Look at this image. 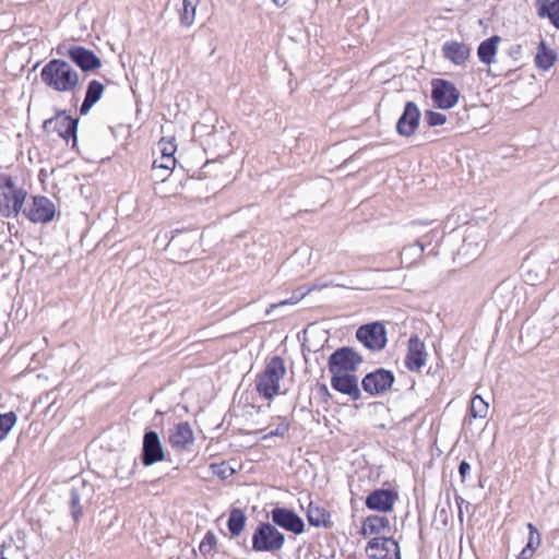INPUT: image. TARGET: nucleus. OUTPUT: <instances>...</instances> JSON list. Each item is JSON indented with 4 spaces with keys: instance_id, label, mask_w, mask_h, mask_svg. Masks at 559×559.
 <instances>
[{
    "instance_id": "nucleus-14",
    "label": "nucleus",
    "mask_w": 559,
    "mask_h": 559,
    "mask_svg": "<svg viewBox=\"0 0 559 559\" xmlns=\"http://www.w3.org/2000/svg\"><path fill=\"white\" fill-rule=\"evenodd\" d=\"M460 91L445 79L431 81V99L433 105H456L460 99Z\"/></svg>"
},
{
    "instance_id": "nucleus-52",
    "label": "nucleus",
    "mask_w": 559,
    "mask_h": 559,
    "mask_svg": "<svg viewBox=\"0 0 559 559\" xmlns=\"http://www.w3.org/2000/svg\"><path fill=\"white\" fill-rule=\"evenodd\" d=\"M211 539H212V548H213L216 545V538L213 534L211 536Z\"/></svg>"
},
{
    "instance_id": "nucleus-41",
    "label": "nucleus",
    "mask_w": 559,
    "mask_h": 559,
    "mask_svg": "<svg viewBox=\"0 0 559 559\" xmlns=\"http://www.w3.org/2000/svg\"><path fill=\"white\" fill-rule=\"evenodd\" d=\"M17 188L15 180L8 174H0V190H12Z\"/></svg>"
},
{
    "instance_id": "nucleus-16",
    "label": "nucleus",
    "mask_w": 559,
    "mask_h": 559,
    "mask_svg": "<svg viewBox=\"0 0 559 559\" xmlns=\"http://www.w3.org/2000/svg\"><path fill=\"white\" fill-rule=\"evenodd\" d=\"M397 491L393 489L378 488L366 497V507L371 511L388 513L393 510L397 500Z\"/></svg>"
},
{
    "instance_id": "nucleus-4",
    "label": "nucleus",
    "mask_w": 559,
    "mask_h": 559,
    "mask_svg": "<svg viewBox=\"0 0 559 559\" xmlns=\"http://www.w3.org/2000/svg\"><path fill=\"white\" fill-rule=\"evenodd\" d=\"M252 550L276 554L285 544V535L270 522H260L252 533Z\"/></svg>"
},
{
    "instance_id": "nucleus-10",
    "label": "nucleus",
    "mask_w": 559,
    "mask_h": 559,
    "mask_svg": "<svg viewBox=\"0 0 559 559\" xmlns=\"http://www.w3.org/2000/svg\"><path fill=\"white\" fill-rule=\"evenodd\" d=\"M365 551L369 559H402L399 542L393 537H372L368 540Z\"/></svg>"
},
{
    "instance_id": "nucleus-34",
    "label": "nucleus",
    "mask_w": 559,
    "mask_h": 559,
    "mask_svg": "<svg viewBox=\"0 0 559 559\" xmlns=\"http://www.w3.org/2000/svg\"><path fill=\"white\" fill-rule=\"evenodd\" d=\"M235 473L236 469L227 462H212V474L216 475L222 480L229 478Z\"/></svg>"
},
{
    "instance_id": "nucleus-46",
    "label": "nucleus",
    "mask_w": 559,
    "mask_h": 559,
    "mask_svg": "<svg viewBox=\"0 0 559 559\" xmlns=\"http://www.w3.org/2000/svg\"><path fill=\"white\" fill-rule=\"evenodd\" d=\"M455 501H456L459 508H461V504L465 502V500L461 496H457V495L455 496ZM459 519H460V521L463 520L462 509L459 510Z\"/></svg>"
},
{
    "instance_id": "nucleus-28",
    "label": "nucleus",
    "mask_w": 559,
    "mask_h": 559,
    "mask_svg": "<svg viewBox=\"0 0 559 559\" xmlns=\"http://www.w3.org/2000/svg\"><path fill=\"white\" fill-rule=\"evenodd\" d=\"M175 166H176L175 157H170V156H166V155L162 154L159 158H157L153 162L151 176L155 181L164 182L166 180V177L159 175V170H163L164 173H168V171H171L175 168Z\"/></svg>"
},
{
    "instance_id": "nucleus-24",
    "label": "nucleus",
    "mask_w": 559,
    "mask_h": 559,
    "mask_svg": "<svg viewBox=\"0 0 559 559\" xmlns=\"http://www.w3.org/2000/svg\"><path fill=\"white\" fill-rule=\"evenodd\" d=\"M307 520L311 526L316 527H331V514L330 512L323 508L316 506L313 502H310L307 509Z\"/></svg>"
},
{
    "instance_id": "nucleus-32",
    "label": "nucleus",
    "mask_w": 559,
    "mask_h": 559,
    "mask_svg": "<svg viewBox=\"0 0 559 559\" xmlns=\"http://www.w3.org/2000/svg\"><path fill=\"white\" fill-rule=\"evenodd\" d=\"M488 407V403L480 395H475L471 401L469 416L472 418H485Z\"/></svg>"
},
{
    "instance_id": "nucleus-2",
    "label": "nucleus",
    "mask_w": 559,
    "mask_h": 559,
    "mask_svg": "<svg viewBox=\"0 0 559 559\" xmlns=\"http://www.w3.org/2000/svg\"><path fill=\"white\" fill-rule=\"evenodd\" d=\"M91 108L80 107V115L73 114L72 109L59 110L53 117L44 121V131L47 133L56 132L67 144L71 143L72 147H75L80 116L86 115Z\"/></svg>"
},
{
    "instance_id": "nucleus-40",
    "label": "nucleus",
    "mask_w": 559,
    "mask_h": 559,
    "mask_svg": "<svg viewBox=\"0 0 559 559\" xmlns=\"http://www.w3.org/2000/svg\"><path fill=\"white\" fill-rule=\"evenodd\" d=\"M527 527L530 530V537H528V542L526 545H531L532 550L535 551V549L537 548V546L540 543V535H539L537 528L532 523H528Z\"/></svg>"
},
{
    "instance_id": "nucleus-19",
    "label": "nucleus",
    "mask_w": 559,
    "mask_h": 559,
    "mask_svg": "<svg viewBox=\"0 0 559 559\" xmlns=\"http://www.w3.org/2000/svg\"><path fill=\"white\" fill-rule=\"evenodd\" d=\"M421 114L418 107H404L396 122V132L403 138L414 135L419 128Z\"/></svg>"
},
{
    "instance_id": "nucleus-18",
    "label": "nucleus",
    "mask_w": 559,
    "mask_h": 559,
    "mask_svg": "<svg viewBox=\"0 0 559 559\" xmlns=\"http://www.w3.org/2000/svg\"><path fill=\"white\" fill-rule=\"evenodd\" d=\"M193 441V431L187 421L179 423L168 429V442L178 451L190 450Z\"/></svg>"
},
{
    "instance_id": "nucleus-43",
    "label": "nucleus",
    "mask_w": 559,
    "mask_h": 559,
    "mask_svg": "<svg viewBox=\"0 0 559 559\" xmlns=\"http://www.w3.org/2000/svg\"><path fill=\"white\" fill-rule=\"evenodd\" d=\"M200 551L205 557L210 552V531L204 534V537L200 544Z\"/></svg>"
},
{
    "instance_id": "nucleus-30",
    "label": "nucleus",
    "mask_w": 559,
    "mask_h": 559,
    "mask_svg": "<svg viewBox=\"0 0 559 559\" xmlns=\"http://www.w3.org/2000/svg\"><path fill=\"white\" fill-rule=\"evenodd\" d=\"M0 559H27L25 550L12 539L0 545Z\"/></svg>"
},
{
    "instance_id": "nucleus-38",
    "label": "nucleus",
    "mask_w": 559,
    "mask_h": 559,
    "mask_svg": "<svg viewBox=\"0 0 559 559\" xmlns=\"http://www.w3.org/2000/svg\"><path fill=\"white\" fill-rule=\"evenodd\" d=\"M314 391H316L318 399L323 404H329L330 401L332 400V394L325 383L317 382V384L314 386Z\"/></svg>"
},
{
    "instance_id": "nucleus-13",
    "label": "nucleus",
    "mask_w": 559,
    "mask_h": 559,
    "mask_svg": "<svg viewBox=\"0 0 559 559\" xmlns=\"http://www.w3.org/2000/svg\"><path fill=\"white\" fill-rule=\"evenodd\" d=\"M165 457L160 438L156 431L147 430L143 436L141 461L144 466H151Z\"/></svg>"
},
{
    "instance_id": "nucleus-7",
    "label": "nucleus",
    "mask_w": 559,
    "mask_h": 559,
    "mask_svg": "<svg viewBox=\"0 0 559 559\" xmlns=\"http://www.w3.org/2000/svg\"><path fill=\"white\" fill-rule=\"evenodd\" d=\"M356 338L369 350L380 352L388 343L386 329L380 321L360 325L356 331Z\"/></svg>"
},
{
    "instance_id": "nucleus-36",
    "label": "nucleus",
    "mask_w": 559,
    "mask_h": 559,
    "mask_svg": "<svg viewBox=\"0 0 559 559\" xmlns=\"http://www.w3.org/2000/svg\"><path fill=\"white\" fill-rule=\"evenodd\" d=\"M157 145H158V150L160 151V154L170 156V157H175V153L177 151V145L175 143L174 136H169V138L163 136L158 141Z\"/></svg>"
},
{
    "instance_id": "nucleus-54",
    "label": "nucleus",
    "mask_w": 559,
    "mask_h": 559,
    "mask_svg": "<svg viewBox=\"0 0 559 559\" xmlns=\"http://www.w3.org/2000/svg\"><path fill=\"white\" fill-rule=\"evenodd\" d=\"M210 163V160L207 159L206 162H204V167Z\"/></svg>"
},
{
    "instance_id": "nucleus-5",
    "label": "nucleus",
    "mask_w": 559,
    "mask_h": 559,
    "mask_svg": "<svg viewBox=\"0 0 559 559\" xmlns=\"http://www.w3.org/2000/svg\"><path fill=\"white\" fill-rule=\"evenodd\" d=\"M57 52L68 57L84 73H94L103 64L93 50L80 45H59Z\"/></svg>"
},
{
    "instance_id": "nucleus-9",
    "label": "nucleus",
    "mask_w": 559,
    "mask_h": 559,
    "mask_svg": "<svg viewBox=\"0 0 559 559\" xmlns=\"http://www.w3.org/2000/svg\"><path fill=\"white\" fill-rule=\"evenodd\" d=\"M93 493V485L85 480H80L78 484L72 485L69 491L68 506L75 523L83 516V510L85 506L91 503Z\"/></svg>"
},
{
    "instance_id": "nucleus-50",
    "label": "nucleus",
    "mask_w": 559,
    "mask_h": 559,
    "mask_svg": "<svg viewBox=\"0 0 559 559\" xmlns=\"http://www.w3.org/2000/svg\"><path fill=\"white\" fill-rule=\"evenodd\" d=\"M440 515L447 518V510L444 508L440 509Z\"/></svg>"
},
{
    "instance_id": "nucleus-27",
    "label": "nucleus",
    "mask_w": 559,
    "mask_h": 559,
    "mask_svg": "<svg viewBox=\"0 0 559 559\" xmlns=\"http://www.w3.org/2000/svg\"><path fill=\"white\" fill-rule=\"evenodd\" d=\"M247 522V515L243 510L239 508H233L229 512V516L227 520V527L231 536H239Z\"/></svg>"
},
{
    "instance_id": "nucleus-55",
    "label": "nucleus",
    "mask_w": 559,
    "mask_h": 559,
    "mask_svg": "<svg viewBox=\"0 0 559 559\" xmlns=\"http://www.w3.org/2000/svg\"><path fill=\"white\" fill-rule=\"evenodd\" d=\"M441 109H449L450 107H445V106H442L440 107Z\"/></svg>"
},
{
    "instance_id": "nucleus-15",
    "label": "nucleus",
    "mask_w": 559,
    "mask_h": 559,
    "mask_svg": "<svg viewBox=\"0 0 559 559\" xmlns=\"http://www.w3.org/2000/svg\"><path fill=\"white\" fill-rule=\"evenodd\" d=\"M331 386L334 391L347 395L354 402L359 401L362 396L358 377L355 373L346 372L332 374Z\"/></svg>"
},
{
    "instance_id": "nucleus-21",
    "label": "nucleus",
    "mask_w": 559,
    "mask_h": 559,
    "mask_svg": "<svg viewBox=\"0 0 559 559\" xmlns=\"http://www.w3.org/2000/svg\"><path fill=\"white\" fill-rule=\"evenodd\" d=\"M443 57L456 66L464 64L471 55V48L455 40L447 41L442 46Z\"/></svg>"
},
{
    "instance_id": "nucleus-39",
    "label": "nucleus",
    "mask_w": 559,
    "mask_h": 559,
    "mask_svg": "<svg viewBox=\"0 0 559 559\" xmlns=\"http://www.w3.org/2000/svg\"><path fill=\"white\" fill-rule=\"evenodd\" d=\"M259 409L251 404H246L242 407H239L238 411L235 413V418L237 421H242V419L247 417H252L254 414H258Z\"/></svg>"
},
{
    "instance_id": "nucleus-35",
    "label": "nucleus",
    "mask_w": 559,
    "mask_h": 559,
    "mask_svg": "<svg viewBox=\"0 0 559 559\" xmlns=\"http://www.w3.org/2000/svg\"><path fill=\"white\" fill-rule=\"evenodd\" d=\"M278 419H280V424L276 426V428L273 430H270L269 432L263 435L261 437V440H267L273 437H281V438L285 437V435L288 432V430L290 428V423L287 420L286 417L280 416Z\"/></svg>"
},
{
    "instance_id": "nucleus-6",
    "label": "nucleus",
    "mask_w": 559,
    "mask_h": 559,
    "mask_svg": "<svg viewBox=\"0 0 559 559\" xmlns=\"http://www.w3.org/2000/svg\"><path fill=\"white\" fill-rule=\"evenodd\" d=\"M364 362L362 356L353 347L343 346L335 349L328 359V368L331 374L355 373Z\"/></svg>"
},
{
    "instance_id": "nucleus-53",
    "label": "nucleus",
    "mask_w": 559,
    "mask_h": 559,
    "mask_svg": "<svg viewBox=\"0 0 559 559\" xmlns=\"http://www.w3.org/2000/svg\"><path fill=\"white\" fill-rule=\"evenodd\" d=\"M404 105L411 106V105H416V104L414 102H412V100H407V102H405Z\"/></svg>"
},
{
    "instance_id": "nucleus-1",
    "label": "nucleus",
    "mask_w": 559,
    "mask_h": 559,
    "mask_svg": "<svg viewBox=\"0 0 559 559\" xmlns=\"http://www.w3.org/2000/svg\"><path fill=\"white\" fill-rule=\"evenodd\" d=\"M41 82L49 88L76 95L80 87V75L75 69L63 59L49 60L40 71Z\"/></svg>"
},
{
    "instance_id": "nucleus-25",
    "label": "nucleus",
    "mask_w": 559,
    "mask_h": 559,
    "mask_svg": "<svg viewBox=\"0 0 559 559\" xmlns=\"http://www.w3.org/2000/svg\"><path fill=\"white\" fill-rule=\"evenodd\" d=\"M500 40V36L492 35L479 44L477 48V56L481 63L491 64L495 61Z\"/></svg>"
},
{
    "instance_id": "nucleus-29",
    "label": "nucleus",
    "mask_w": 559,
    "mask_h": 559,
    "mask_svg": "<svg viewBox=\"0 0 559 559\" xmlns=\"http://www.w3.org/2000/svg\"><path fill=\"white\" fill-rule=\"evenodd\" d=\"M105 86L97 80H91L85 91V97L81 105H95L104 93Z\"/></svg>"
},
{
    "instance_id": "nucleus-31",
    "label": "nucleus",
    "mask_w": 559,
    "mask_h": 559,
    "mask_svg": "<svg viewBox=\"0 0 559 559\" xmlns=\"http://www.w3.org/2000/svg\"><path fill=\"white\" fill-rule=\"evenodd\" d=\"M17 421L14 412L0 414V442H2Z\"/></svg>"
},
{
    "instance_id": "nucleus-37",
    "label": "nucleus",
    "mask_w": 559,
    "mask_h": 559,
    "mask_svg": "<svg viewBox=\"0 0 559 559\" xmlns=\"http://www.w3.org/2000/svg\"><path fill=\"white\" fill-rule=\"evenodd\" d=\"M426 120L429 127L442 126L447 121V116L441 112H436L432 110L426 111Z\"/></svg>"
},
{
    "instance_id": "nucleus-20",
    "label": "nucleus",
    "mask_w": 559,
    "mask_h": 559,
    "mask_svg": "<svg viewBox=\"0 0 559 559\" xmlns=\"http://www.w3.org/2000/svg\"><path fill=\"white\" fill-rule=\"evenodd\" d=\"M26 195L27 193L22 187L2 191V198L5 202L3 215L8 218L17 217L23 209Z\"/></svg>"
},
{
    "instance_id": "nucleus-17",
    "label": "nucleus",
    "mask_w": 559,
    "mask_h": 559,
    "mask_svg": "<svg viewBox=\"0 0 559 559\" xmlns=\"http://www.w3.org/2000/svg\"><path fill=\"white\" fill-rule=\"evenodd\" d=\"M426 360L427 353L424 342L418 335H412L408 340L407 353L404 360L405 367L413 372L419 371L426 364Z\"/></svg>"
},
{
    "instance_id": "nucleus-49",
    "label": "nucleus",
    "mask_w": 559,
    "mask_h": 559,
    "mask_svg": "<svg viewBox=\"0 0 559 559\" xmlns=\"http://www.w3.org/2000/svg\"><path fill=\"white\" fill-rule=\"evenodd\" d=\"M130 464H131V473H132L134 471V468L136 467V460L135 459L130 460Z\"/></svg>"
},
{
    "instance_id": "nucleus-33",
    "label": "nucleus",
    "mask_w": 559,
    "mask_h": 559,
    "mask_svg": "<svg viewBox=\"0 0 559 559\" xmlns=\"http://www.w3.org/2000/svg\"><path fill=\"white\" fill-rule=\"evenodd\" d=\"M195 2L197 0H183V8L180 12V22L182 25L190 26L193 23L195 15Z\"/></svg>"
},
{
    "instance_id": "nucleus-11",
    "label": "nucleus",
    "mask_w": 559,
    "mask_h": 559,
    "mask_svg": "<svg viewBox=\"0 0 559 559\" xmlns=\"http://www.w3.org/2000/svg\"><path fill=\"white\" fill-rule=\"evenodd\" d=\"M23 214L33 223H48L53 219L56 206L53 202L44 195L33 197L32 203L23 207Z\"/></svg>"
},
{
    "instance_id": "nucleus-42",
    "label": "nucleus",
    "mask_w": 559,
    "mask_h": 559,
    "mask_svg": "<svg viewBox=\"0 0 559 559\" xmlns=\"http://www.w3.org/2000/svg\"><path fill=\"white\" fill-rule=\"evenodd\" d=\"M469 472H471V464L465 460L461 461L459 464V473H460L462 481L465 480V478L469 474Z\"/></svg>"
},
{
    "instance_id": "nucleus-26",
    "label": "nucleus",
    "mask_w": 559,
    "mask_h": 559,
    "mask_svg": "<svg viewBox=\"0 0 559 559\" xmlns=\"http://www.w3.org/2000/svg\"><path fill=\"white\" fill-rule=\"evenodd\" d=\"M557 60V52L549 48L545 40H540L537 46L535 64L542 70H549Z\"/></svg>"
},
{
    "instance_id": "nucleus-47",
    "label": "nucleus",
    "mask_w": 559,
    "mask_h": 559,
    "mask_svg": "<svg viewBox=\"0 0 559 559\" xmlns=\"http://www.w3.org/2000/svg\"><path fill=\"white\" fill-rule=\"evenodd\" d=\"M272 1L278 8L284 7L288 2V0H272Z\"/></svg>"
},
{
    "instance_id": "nucleus-3",
    "label": "nucleus",
    "mask_w": 559,
    "mask_h": 559,
    "mask_svg": "<svg viewBox=\"0 0 559 559\" xmlns=\"http://www.w3.org/2000/svg\"><path fill=\"white\" fill-rule=\"evenodd\" d=\"M285 374L284 359L281 356H273L255 378V389L259 395L265 400H272L280 393V381Z\"/></svg>"
},
{
    "instance_id": "nucleus-8",
    "label": "nucleus",
    "mask_w": 559,
    "mask_h": 559,
    "mask_svg": "<svg viewBox=\"0 0 559 559\" xmlns=\"http://www.w3.org/2000/svg\"><path fill=\"white\" fill-rule=\"evenodd\" d=\"M394 382L393 371L380 367L365 374L361 380V388L371 396H380L386 393Z\"/></svg>"
},
{
    "instance_id": "nucleus-12",
    "label": "nucleus",
    "mask_w": 559,
    "mask_h": 559,
    "mask_svg": "<svg viewBox=\"0 0 559 559\" xmlns=\"http://www.w3.org/2000/svg\"><path fill=\"white\" fill-rule=\"evenodd\" d=\"M270 516L272 520L271 524L275 525V527L278 526L296 535L305 531L304 520L292 509L275 507L272 509Z\"/></svg>"
},
{
    "instance_id": "nucleus-44",
    "label": "nucleus",
    "mask_w": 559,
    "mask_h": 559,
    "mask_svg": "<svg viewBox=\"0 0 559 559\" xmlns=\"http://www.w3.org/2000/svg\"><path fill=\"white\" fill-rule=\"evenodd\" d=\"M293 304H296V300H294L293 298H288V299H285V300H282L277 304H272L270 305V307L266 309V316H270L271 312L277 308V307H282V306H286V305H293Z\"/></svg>"
},
{
    "instance_id": "nucleus-48",
    "label": "nucleus",
    "mask_w": 559,
    "mask_h": 559,
    "mask_svg": "<svg viewBox=\"0 0 559 559\" xmlns=\"http://www.w3.org/2000/svg\"><path fill=\"white\" fill-rule=\"evenodd\" d=\"M414 246L418 247L420 252H424L425 245L420 239L416 240Z\"/></svg>"
},
{
    "instance_id": "nucleus-23",
    "label": "nucleus",
    "mask_w": 559,
    "mask_h": 559,
    "mask_svg": "<svg viewBox=\"0 0 559 559\" xmlns=\"http://www.w3.org/2000/svg\"><path fill=\"white\" fill-rule=\"evenodd\" d=\"M535 7L539 17L548 19L551 25L559 29V0H536Z\"/></svg>"
},
{
    "instance_id": "nucleus-22",
    "label": "nucleus",
    "mask_w": 559,
    "mask_h": 559,
    "mask_svg": "<svg viewBox=\"0 0 559 559\" xmlns=\"http://www.w3.org/2000/svg\"><path fill=\"white\" fill-rule=\"evenodd\" d=\"M386 530H390V521L386 516L368 515L361 524L360 535L367 537L369 535H378Z\"/></svg>"
},
{
    "instance_id": "nucleus-51",
    "label": "nucleus",
    "mask_w": 559,
    "mask_h": 559,
    "mask_svg": "<svg viewBox=\"0 0 559 559\" xmlns=\"http://www.w3.org/2000/svg\"><path fill=\"white\" fill-rule=\"evenodd\" d=\"M159 175L165 176V177H166V179H167V178H168V176L170 175V171H168V173H164L163 170H159Z\"/></svg>"
},
{
    "instance_id": "nucleus-45",
    "label": "nucleus",
    "mask_w": 559,
    "mask_h": 559,
    "mask_svg": "<svg viewBox=\"0 0 559 559\" xmlns=\"http://www.w3.org/2000/svg\"><path fill=\"white\" fill-rule=\"evenodd\" d=\"M534 551L532 550L531 545H526L518 556V559H531L533 557Z\"/></svg>"
}]
</instances>
